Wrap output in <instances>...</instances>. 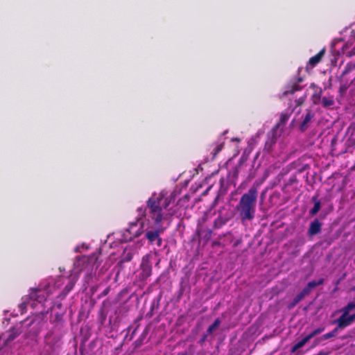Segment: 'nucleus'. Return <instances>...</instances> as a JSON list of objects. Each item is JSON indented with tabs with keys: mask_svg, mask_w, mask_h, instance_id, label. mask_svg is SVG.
I'll list each match as a JSON object with an SVG mask.
<instances>
[{
	"mask_svg": "<svg viewBox=\"0 0 355 355\" xmlns=\"http://www.w3.org/2000/svg\"><path fill=\"white\" fill-rule=\"evenodd\" d=\"M53 335V332L50 331L45 336V340L47 342L48 339Z\"/></svg>",
	"mask_w": 355,
	"mask_h": 355,
	"instance_id": "37998d69",
	"label": "nucleus"
},
{
	"mask_svg": "<svg viewBox=\"0 0 355 355\" xmlns=\"http://www.w3.org/2000/svg\"><path fill=\"white\" fill-rule=\"evenodd\" d=\"M258 188L253 184L248 192L243 194L236 206L241 223L252 221L255 217Z\"/></svg>",
	"mask_w": 355,
	"mask_h": 355,
	"instance_id": "f257e3e1",
	"label": "nucleus"
},
{
	"mask_svg": "<svg viewBox=\"0 0 355 355\" xmlns=\"http://www.w3.org/2000/svg\"><path fill=\"white\" fill-rule=\"evenodd\" d=\"M308 341L307 338H303L301 340L295 343L291 349V352H295L298 349L302 347Z\"/></svg>",
	"mask_w": 355,
	"mask_h": 355,
	"instance_id": "b1692460",
	"label": "nucleus"
},
{
	"mask_svg": "<svg viewBox=\"0 0 355 355\" xmlns=\"http://www.w3.org/2000/svg\"><path fill=\"white\" fill-rule=\"evenodd\" d=\"M352 310H355V303L354 302H349L347 304V306H345L343 309L342 312H345L347 314H349V312Z\"/></svg>",
	"mask_w": 355,
	"mask_h": 355,
	"instance_id": "bb28decb",
	"label": "nucleus"
},
{
	"mask_svg": "<svg viewBox=\"0 0 355 355\" xmlns=\"http://www.w3.org/2000/svg\"><path fill=\"white\" fill-rule=\"evenodd\" d=\"M202 238L205 243H207L212 236L213 232L211 230L207 228L202 231Z\"/></svg>",
	"mask_w": 355,
	"mask_h": 355,
	"instance_id": "4be33fe9",
	"label": "nucleus"
},
{
	"mask_svg": "<svg viewBox=\"0 0 355 355\" xmlns=\"http://www.w3.org/2000/svg\"><path fill=\"white\" fill-rule=\"evenodd\" d=\"M110 292V287L106 288L103 292L102 295L105 296L107 295Z\"/></svg>",
	"mask_w": 355,
	"mask_h": 355,
	"instance_id": "79ce46f5",
	"label": "nucleus"
},
{
	"mask_svg": "<svg viewBox=\"0 0 355 355\" xmlns=\"http://www.w3.org/2000/svg\"><path fill=\"white\" fill-rule=\"evenodd\" d=\"M131 328H132V326H129V327H128V329H128V331H130Z\"/></svg>",
	"mask_w": 355,
	"mask_h": 355,
	"instance_id": "09e8293b",
	"label": "nucleus"
},
{
	"mask_svg": "<svg viewBox=\"0 0 355 355\" xmlns=\"http://www.w3.org/2000/svg\"><path fill=\"white\" fill-rule=\"evenodd\" d=\"M149 329L146 327L139 338L133 343L134 349L139 348L145 343V340L148 334Z\"/></svg>",
	"mask_w": 355,
	"mask_h": 355,
	"instance_id": "2eb2a0df",
	"label": "nucleus"
},
{
	"mask_svg": "<svg viewBox=\"0 0 355 355\" xmlns=\"http://www.w3.org/2000/svg\"><path fill=\"white\" fill-rule=\"evenodd\" d=\"M334 103H334L333 96H331V97L324 96L321 99V104H322V107L324 108H330L331 106H333L334 105Z\"/></svg>",
	"mask_w": 355,
	"mask_h": 355,
	"instance_id": "aec40b11",
	"label": "nucleus"
},
{
	"mask_svg": "<svg viewBox=\"0 0 355 355\" xmlns=\"http://www.w3.org/2000/svg\"><path fill=\"white\" fill-rule=\"evenodd\" d=\"M134 325L135 327V329H133V331H132V332L131 334L130 340H132L134 338V336H135V334H136V333H137V331L140 324H139V322L137 320H135L134 321Z\"/></svg>",
	"mask_w": 355,
	"mask_h": 355,
	"instance_id": "c756f323",
	"label": "nucleus"
},
{
	"mask_svg": "<svg viewBox=\"0 0 355 355\" xmlns=\"http://www.w3.org/2000/svg\"><path fill=\"white\" fill-rule=\"evenodd\" d=\"M354 68H355V63L354 64H352L350 62L347 63L345 65L344 69L342 71L340 76L341 77L345 76L349 72H350Z\"/></svg>",
	"mask_w": 355,
	"mask_h": 355,
	"instance_id": "393cba45",
	"label": "nucleus"
},
{
	"mask_svg": "<svg viewBox=\"0 0 355 355\" xmlns=\"http://www.w3.org/2000/svg\"><path fill=\"white\" fill-rule=\"evenodd\" d=\"M277 131L272 128L267 134V140L265 143L263 150L268 153H270L277 143Z\"/></svg>",
	"mask_w": 355,
	"mask_h": 355,
	"instance_id": "6e6552de",
	"label": "nucleus"
},
{
	"mask_svg": "<svg viewBox=\"0 0 355 355\" xmlns=\"http://www.w3.org/2000/svg\"><path fill=\"white\" fill-rule=\"evenodd\" d=\"M320 100V95H319L318 96L317 100H314V103L317 104Z\"/></svg>",
	"mask_w": 355,
	"mask_h": 355,
	"instance_id": "c03bdc74",
	"label": "nucleus"
},
{
	"mask_svg": "<svg viewBox=\"0 0 355 355\" xmlns=\"http://www.w3.org/2000/svg\"><path fill=\"white\" fill-rule=\"evenodd\" d=\"M239 176V169L237 168H234L232 171V177L234 179H237Z\"/></svg>",
	"mask_w": 355,
	"mask_h": 355,
	"instance_id": "4c0bfd02",
	"label": "nucleus"
},
{
	"mask_svg": "<svg viewBox=\"0 0 355 355\" xmlns=\"http://www.w3.org/2000/svg\"><path fill=\"white\" fill-rule=\"evenodd\" d=\"M162 227H157L155 230H147L145 233V238L151 244H155L157 247H161L162 245V239L160 234L164 232Z\"/></svg>",
	"mask_w": 355,
	"mask_h": 355,
	"instance_id": "20e7f679",
	"label": "nucleus"
},
{
	"mask_svg": "<svg viewBox=\"0 0 355 355\" xmlns=\"http://www.w3.org/2000/svg\"><path fill=\"white\" fill-rule=\"evenodd\" d=\"M132 259V254L131 253L126 254L122 259V262L130 261Z\"/></svg>",
	"mask_w": 355,
	"mask_h": 355,
	"instance_id": "473e14b6",
	"label": "nucleus"
},
{
	"mask_svg": "<svg viewBox=\"0 0 355 355\" xmlns=\"http://www.w3.org/2000/svg\"><path fill=\"white\" fill-rule=\"evenodd\" d=\"M223 148V144H218L215 148L214 149V157H215L218 153H219Z\"/></svg>",
	"mask_w": 355,
	"mask_h": 355,
	"instance_id": "7c9ffc66",
	"label": "nucleus"
},
{
	"mask_svg": "<svg viewBox=\"0 0 355 355\" xmlns=\"http://www.w3.org/2000/svg\"><path fill=\"white\" fill-rule=\"evenodd\" d=\"M324 49L320 50L316 55H315L314 56L311 57L309 59V64L311 67H315L317 64H318L320 62L324 54Z\"/></svg>",
	"mask_w": 355,
	"mask_h": 355,
	"instance_id": "6ab92c4d",
	"label": "nucleus"
},
{
	"mask_svg": "<svg viewBox=\"0 0 355 355\" xmlns=\"http://www.w3.org/2000/svg\"><path fill=\"white\" fill-rule=\"evenodd\" d=\"M207 337V334H204L202 336V337L200 338V340H199V343L202 344L206 340Z\"/></svg>",
	"mask_w": 355,
	"mask_h": 355,
	"instance_id": "a19ab883",
	"label": "nucleus"
},
{
	"mask_svg": "<svg viewBox=\"0 0 355 355\" xmlns=\"http://www.w3.org/2000/svg\"><path fill=\"white\" fill-rule=\"evenodd\" d=\"M150 254H146L143 257L140 265V276L142 280L148 279L152 275V263L150 261Z\"/></svg>",
	"mask_w": 355,
	"mask_h": 355,
	"instance_id": "423d86ee",
	"label": "nucleus"
},
{
	"mask_svg": "<svg viewBox=\"0 0 355 355\" xmlns=\"http://www.w3.org/2000/svg\"><path fill=\"white\" fill-rule=\"evenodd\" d=\"M339 329H340L338 328V325H337L336 327H335L332 331H331V334H333V335H334V337L337 335Z\"/></svg>",
	"mask_w": 355,
	"mask_h": 355,
	"instance_id": "58836bf2",
	"label": "nucleus"
},
{
	"mask_svg": "<svg viewBox=\"0 0 355 355\" xmlns=\"http://www.w3.org/2000/svg\"><path fill=\"white\" fill-rule=\"evenodd\" d=\"M62 303H61V301H60V300H58V302H55L54 303V304L52 306L51 309H53V308H56V309H62Z\"/></svg>",
	"mask_w": 355,
	"mask_h": 355,
	"instance_id": "f704fd0d",
	"label": "nucleus"
},
{
	"mask_svg": "<svg viewBox=\"0 0 355 355\" xmlns=\"http://www.w3.org/2000/svg\"><path fill=\"white\" fill-rule=\"evenodd\" d=\"M64 314V311L56 313L55 314L54 320L53 321H51V322H60V321L62 320Z\"/></svg>",
	"mask_w": 355,
	"mask_h": 355,
	"instance_id": "c85d7f7f",
	"label": "nucleus"
},
{
	"mask_svg": "<svg viewBox=\"0 0 355 355\" xmlns=\"http://www.w3.org/2000/svg\"><path fill=\"white\" fill-rule=\"evenodd\" d=\"M227 223V220L224 219L222 216H218L214 221V228L220 229Z\"/></svg>",
	"mask_w": 355,
	"mask_h": 355,
	"instance_id": "412c9836",
	"label": "nucleus"
},
{
	"mask_svg": "<svg viewBox=\"0 0 355 355\" xmlns=\"http://www.w3.org/2000/svg\"><path fill=\"white\" fill-rule=\"evenodd\" d=\"M29 297L33 300L42 303L46 301L47 295L40 289L32 288L29 293Z\"/></svg>",
	"mask_w": 355,
	"mask_h": 355,
	"instance_id": "f8f14e48",
	"label": "nucleus"
},
{
	"mask_svg": "<svg viewBox=\"0 0 355 355\" xmlns=\"http://www.w3.org/2000/svg\"><path fill=\"white\" fill-rule=\"evenodd\" d=\"M353 334H355V327L353 329Z\"/></svg>",
	"mask_w": 355,
	"mask_h": 355,
	"instance_id": "8fccbe9b",
	"label": "nucleus"
},
{
	"mask_svg": "<svg viewBox=\"0 0 355 355\" xmlns=\"http://www.w3.org/2000/svg\"><path fill=\"white\" fill-rule=\"evenodd\" d=\"M324 330V327H319V328L315 329L313 331V334H315V336H316V335H318L320 333H322Z\"/></svg>",
	"mask_w": 355,
	"mask_h": 355,
	"instance_id": "e433bc0d",
	"label": "nucleus"
},
{
	"mask_svg": "<svg viewBox=\"0 0 355 355\" xmlns=\"http://www.w3.org/2000/svg\"><path fill=\"white\" fill-rule=\"evenodd\" d=\"M21 307H26V302H24L23 303H21Z\"/></svg>",
	"mask_w": 355,
	"mask_h": 355,
	"instance_id": "49530a36",
	"label": "nucleus"
},
{
	"mask_svg": "<svg viewBox=\"0 0 355 355\" xmlns=\"http://www.w3.org/2000/svg\"><path fill=\"white\" fill-rule=\"evenodd\" d=\"M220 322L221 321L220 318H216L213 322V324L208 327L207 333L208 334H212L213 331L220 325Z\"/></svg>",
	"mask_w": 355,
	"mask_h": 355,
	"instance_id": "a878e982",
	"label": "nucleus"
},
{
	"mask_svg": "<svg viewBox=\"0 0 355 355\" xmlns=\"http://www.w3.org/2000/svg\"><path fill=\"white\" fill-rule=\"evenodd\" d=\"M318 196L319 195L315 193L311 198V201L314 202V206L309 210V214L311 216H313L317 214L321 209V202L318 199Z\"/></svg>",
	"mask_w": 355,
	"mask_h": 355,
	"instance_id": "4468645a",
	"label": "nucleus"
},
{
	"mask_svg": "<svg viewBox=\"0 0 355 355\" xmlns=\"http://www.w3.org/2000/svg\"><path fill=\"white\" fill-rule=\"evenodd\" d=\"M334 337V335L333 334H331V331L325 334H323L321 337H320V339L322 340H327V339H329V338H331Z\"/></svg>",
	"mask_w": 355,
	"mask_h": 355,
	"instance_id": "72a5a7b5",
	"label": "nucleus"
},
{
	"mask_svg": "<svg viewBox=\"0 0 355 355\" xmlns=\"http://www.w3.org/2000/svg\"><path fill=\"white\" fill-rule=\"evenodd\" d=\"M63 292H64V293H67V295L69 294V293L70 292L69 290L64 288V289L62 290Z\"/></svg>",
	"mask_w": 355,
	"mask_h": 355,
	"instance_id": "a18cd8bd",
	"label": "nucleus"
},
{
	"mask_svg": "<svg viewBox=\"0 0 355 355\" xmlns=\"http://www.w3.org/2000/svg\"><path fill=\"white\" fill-rule=\"evenodd\" d=\"M355 320V313L349 315L345 312L336 320L334 321V324L338 325V328L343 329L351 325Z\"/></svg>",
	"mask_w": 355,
	"mask_h": 355,
	"instance_id": "0eeeda50",
	"label": "nucleus"
},
{
	"mask_svg": "<svg viewBox=\"0 0 355 355\" xmlns=\"http://www.w3.org/2000/svg\"><path fill=\"white\" fill-rule=\"evenodd\" d=\"M323 282H324V279H322V278L319 279L318 281L313 280V281L309 282L307 284V285L302 290L306 291V294L309 295L313 288H315L318 286L322 284Z\"/></svg>",
	"mask_w": 355,
	"mask_h": 355,
	"instance_id": "a211bd4d",
	"label": "nucleus"
},
{
	"mask_svg": "<svg viewBox=\"0 0 355 355\" xmlns=\"http://www.w3.org/2000/svg\"><path fill=\"white\" fill-rule=\"evenodd\" d=\"M67 295V293H64V292L62 291L61 293L58 296H57L56 300L62 301L66 297Z\"/></svg>",
	"mask_w": 355,
	"mask_h": 355,
	"instance_id": "c9c22d12",
	"label": "nucleus"
},
{
	"mask_svg": "<svg viewBox=\"0 0 355 355\" xmlns=\"http://www.w3.org/2000/svg\"><path fill=\"white\" fill-rule=\"evenodd\" d=\"M291 114H292V112H289L288 110H285V111L282 112L279 115V122L275 125H274L272 128L278 131V129L281 125H284L288 122Z\"/></svg>",
	"mask_w": 355,
	"mask_h": 355,
	"instance_id": "ddd939ff",
	"label": "nucleus"
},
{
	"mask_svg": "<svg viewBox=\"0 0 355 355\" xmlns=\"http://www.w3.org/2000/svg\"><path fill=\"white\" fill-rule=\"evenodd\" d=\"M346 49H347V46L344 45L343 47V53L345 54L347 57L351 58V57L355 55V46L350 51H346Z\"/></svg>",
	"mask_w": 355,
	"mask_h": 355,
	"instance_id": "cd10ccee",
	"label": "nucleus"
},
{
	"mask_svg": "<svg viewBox=\"0 0 355 355\" xmlns=\"http://www.w3.org/2000/svg\"><path fill=\"white\" fill-rule=\"evenodd\" d=\"M315 334H313V331L305 336V338H307L308 341H309L313 337H314Z\"/></svg>",
	"mask_w": 355,
	"mask_h": 355,
	"instance_id": "ea45409f",
	"label": "nucleus"
},
{
	"mask_svg": "<svg viewBox=\"0 0 355 355\" xmlns=\"http://www.w3.org/2000/svg\"><path fill=\"white\" fill-rule=\"evenodd\" d=\"M164 194L162 192L157 194L153 193L152 196L148 199L146 207H139L137 209L138 213L137 220H141L145 218L147 214V209L148 215L154 221L156 227H162V220L164 219L162 214V207L161 202L163 200Z\"/></svg>",
	"mask_w": 355,
	"mask_h": 355,
	"instance_id": "f03ea898",
	"label": "nucleus"
},
{
	"mask_svg": "<svg viewBox=\"0 0 355 355\" xmlns=\"http://www.w3.org/2000/svg\"><path fill=\"white\" fill-rule=\"evenodd\" d=\"M315 112L311 109H306L304 111V114L302 116V121L301 122L299 130L304 132H305L308 128L309 127V123L312 121V119L315 117Z\"/></svg>",
	"mask_w": 355,
	"mask_h": 355,
	"instance_id": "1a4fd4ad",
	"label": "nucleus"
},
{
	"mask_svg": "<svg viewBox=\"0 0 355 355\" xmlns=\"http://www.w3.org/2000/svg\"><path fill=\"white\" fill-rule=\"evenodd\" d=\"M21 331L19 330V329L17 327H12L9 329L8 331V337L6 338V343L15 340L17 336L20 335Z\"/></svg>",
	"mask_w": 355,
	"mask_h": 355,
	"instance_id": "f3484780",
	"label": "nucleus"
},
{
	"mask_svg": "<svg viewBox=\"0 0 355 355\" xmlns=\"http://www.w3.org/2000/svg\"><path fill=\"white\" fill-rule=\"evenodd\" d=\"M322 223L319 221L318 218H315L310 223L307 234L309 236H313L315 234H319L322 230Z\"/></svg>",
	"mask_w": 355,
	"mask_h": 355,
	"instance_id": "9b49d317",
	"label": "nucleus"
},
{
	"mask_svg": "<svg viewBox=\"0 0 355 355\" xmlns=\"http://www.w3.org/2000/svg\"><path fill=\"white\" fill-rule=\"evenodd\" d=\"M75 284H76L75 281H73V279H71L68 282V284L64 286V288L71 291L73 288Z\"/></svg>",
	"mask_w": 355,
	"mask_h": 355,
	"instance_id": "2f4dec72",
	"label": "nucleus"
},
{
	"mask_svg": "<svg viewBox=\"0 0 355 355\" xmlns=\"http://www.w3.org/2000/svg\"><path fill=\"white\" fill-rule=\"evenodd\" d=\"M306 295V291L302 290L293 300V301L288 304V309H293L298 303H300Z\"/></svg>",
	"mask_w": 355,
	"mask_h": 355,
	"instance_id": "dca6fc26",
	"label": "nucleus"
},
{
	"mask_svg": "<svg viewBox=\"0 0 355 355\" xmlns=\"http://www.w3.org/2000/svg\"><path fill=\"white\" fill-rule=\"evenodd\" d=\"M175 196L173 194H171L168 197L164 198H163V200L161 202V205L163 209H166L168 207L171 203V201L174 200Z\"/></svg>",
	"mask_w": 355,
	"mask_h": 355,
	"instance_id": "5701e85b",
	"label": "nucleus"
},
{
	"mask_svg": "<svg viewBox=\"0 0 355 355\" xmlns=\"http://www.w3.org/2000/svg\"><path fill=\"white\" fill-rule=\"evenodd\" d=\"M214 245H220V242H214Z\"/></svg>",
	"mask_w": 355,
	"mask_h": 355,
	"instance_id": "de8ad7c7",
	"label": "nucleus"
},
{
	"mask_svg": "<svg viewBox=\"0 0 355 355\" xmlns=\"http://www.w3.org/2000/svg\"><path fill=\"white\" fill-rule=\"evenodd\" d=\"M24 323L26 324L28 327H32L31 329L24 334V338L33 340L36 338L41 332L44 322L40 315H35L31 320L26 318L24 321Z\"/></svg>",
	"mask_w": 355,
	"mask_h": 355,
	"instance_id": "7ed1b4c3",
	"label": "nucleus"
},
{
	"mask_svg": "<svg viewBox=\"0 0 355 355\" xmlns=\"http://www.w3.org/2000/svg\"><path fill=\"white\" fill-rule=\"evenodd\" d=\"M303 81V78L300 77L296 81L288 85L285 87V90L283 92L282 96H286L288 94H293L295 92L300 91L302 89V87L299 85L300 83Z\"/></svg>",
	"mask_w": 355,
	"mask_h": 355,
	"instance_id": "9d476101",
	"label": "nucleus"
},
{
	"mask_svg": "<svg viewBox=\"0 0 355 355\" xmlns=\"http://www.w3.org/2000/svg\"><path fill=\"white\" fill-rule=\"evenodd\" d=\"M137 226V223H132L129 228L125 230V232L122 234L123 238L121 241L123 242H128L132 241L134 238L139 236L143 233V223H141V227L135 230Z\"/></svg>",
	"mask_w": 355,
	"mask_h": 355,
	"instance_id": "39448f33",
	"label": "nucleus"
}]
</instances>
